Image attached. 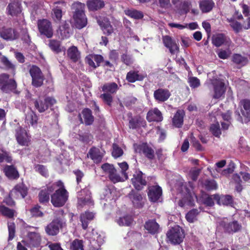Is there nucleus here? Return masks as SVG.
Segmentation results:
<instances>
[{
    "label": "nucleus",
    "instance_id": "nucleus-62",
    "mask_svg": "<svg viewBox=\"0 0 250 250\" xmlns=\"http://www.w3.org/2000/svg\"><path fill=\"white\" fill-rule=\"evenodd\" d=\"M205 188L208 190L216 189L217 188L216 182L214 180H207L205 183Z\"/></svg>",
    "mask_w": 250,
    "mask_h": 250
},
{
    "label": "nucleus",
    "instance_id": "nucleus-28",
    "mask_svg": "<svg viewBox=\"0 0 250 250\" xmlns=\"http://www.w3.org/2000/svg\"><path fill=\"white\" fill-rule=\"evenodd\" d=\"M98 22L104 34L108 35L113 32V28L107 19L104 18L102 21L99 20Z\"/></svg>",
    "mask_w": 250,
    "mask_h": 250
},
{
    "label": "nucleus",
    "instance_id": "nucleus-36",
    "mask_svg": "<svg viewBox=\"0 0 250 250\" xmlns=\"http://www.w3.org/2000/svg\"><path fill=\"white\" fill-rule=\"evenodd\" d=\"M145 76L138 73V71H130L126 75V80L130 83H134L136 81H142Z\"/></svg>",
    "mask_w": 250,
    "mask_h": 250
},
{
    "label": "nucleus",
    "instance_id": "nucleus-26",
    "mask_svg": "<svg viewBox=\"0 0 250 250\" xmlns=\"http://www.w3.org/2000/svg\"><path fill=\"white\" fill-rule=\"evenodd\" d=\"M136 151L143 153L149 159H152L154 156L153 150L146 144L138 146L136 148Z\"/></svg>",
    "mask_w": 250,
    "mask_h": 250
},
{
    "label": "nucleus",
    "instance_id": "nucleus-23",
    "mask_svg": "<svg viewBox=\"0 0 250 250\" xmlns=\"http://www.w3.org/2000/svg\"><path fill=\"white\" fill-rule=\"evenodd\" d=\"M103 154L99 148L92 147L89 150L87 156L90 158L94 163H99L101 162Z\"/></svg>",
    "mask_w": 250,
    "mask_h": 250
},
{
    "label": "nucleus",
    "instance_id": "nucleus-17",
    "mask_svg": "<svg viewBox=\"0 0 250 250\" xmlns=\"http://www.w3.org/2000/svg\"><path fill=\"white\" fill-rule=\"evenodd\" d=\"M18 36V33L11 28H2L0 31V37L5 40H14Z\"/></svg>",
    "mask_w": 250,
    "mask_h": 250
},
{
    "label": "nucleus",
    "instance_id": "nucleus-52",
    "mask_svg": "<svg viewBox=\"0 0 250 250\" xmlns=\"http://www.w3.org/2000/svg\"><path fill=\"white\" fill-rule=\"evenodd\" d=\"M218 57L222 59H227L231 55V52L229 48L227 49H220L216 51Z\"/></svg>",
    "mask_w": 250,
    "mask_h": 250
},
{
    "label": "nucleus",
    "instance_id": "nucleus-15",
    "mask_svg": "<svg viewBox=\"0 0 250 250\" xmlns=\"http://www.w3.org/2000/svg\"><path fill=\"white\" fill-rule=\"evenodd\" d=\"M183 188L186 190V196L183 198L182 200L179 201V205L181 207H184L185 206H192L194 204V199L197 197L194 193H192L189 189L186 188L185 186H182V189Z\"/></svg>",
    "mask_w": 250,
    "mask_h": 250
},
{
    "label": "nucleus",
    "instance_id": "nucleus-10",
    "mask_svg": "<svg viewBox=\"0 0 250 250\" xmlns=\"http://www.w3.org/2000/svg\"><path fill=\"white\" fill-rule=\"evenodd\" d=\"M41 237L39 232H29L27 237L22 242H25L26 245L30 248L38 247L40 245Z\"/></svg>",
    "mask_w": 250,
    "mask_h": 250
},
{
    "label": "nucleus",
    "instance_id": "nucleus-14",
    "mask_svg": "<svg viewBox=\"0 0 250 250\" xmlns=\"http://www.w3.org/2000/svg\"><path fill=\"white\" fill-rule=\"evenodd\" d=\"M64 224L63 220L57 219L54 220L45 228V231L47 234L50 235H56L59 231V229L63 226Z\"/></svg>",
    "mask_w": 250,
    "mask_h": 250
},
{
    "label": "nucleus",
    "instance_id": "nucleus-59",
    "mask_svg": "<svg viewBox=\"0 0 250 250\" xmlns=\"http://www.w3.org/2000/svg\"><path fill=\"white\" fill-rule=\"evenodd\" d=\"M120 169L121 173L122 176H125V179H128V175L126 172V171L128 169V164L125 162L119 163H118Z\"/></svg>",
    "mask_w": 250,
    "mask_h": 250
},
{
    "label": "nucleus",
    "instance_id": "nucleus-45",
    "mask_svg": "<svg viewBox=\"0 0 250 250\" xmlns=\"http://www.w3.org/2000/svg\"><path fill=\"white\" fill-rule=\"evenodd\" d=\"M38 121V117L36 114L33 111H29L25 118V121L28 124H30L32 125H35L37 124Z\"/></svg>",
    "mask_w": 250,
    "mask_h": 250
},
{
    "label": "nucleus",
    "instance_id": "nucleus-9",
    "mask_svg": "<svg viewBox=\"0 0 250 250\" xmlns=\"http://www.w3.org/2000/svg\"><path fill=\"white\" fill-rule=\"evenodd\" d=\"M38 29L41 34L50 38L53 35V29L50 21L47 20H39L38 22Z\"/></svg>",
    "mask_w": 250,
    "mask_h": 250
},
{
    "label": "nucleus",
    "instance_id": "nucleus-6",
    "mask_svg": "<svg viewBox=\"0 0 250 250\" xmlns=\"http://www.w3.org/2000/svg\"><path fill=\"white\" fill-rule=\"evenodd\" d=\"M16 87V82L9 79L8 75L4 73L0 75V88L3 92L8 93L15 90Z\"/></svg>",
    "mask_w": 250,
    "mask_h": 250
},
{
    "label": "nucleus",
    "instance_id": "nucleus-60",
    "mask_svg": "<svg viewBox=\"0 0 250 250\" xmlns=\"http://www.w3.org/2000/svg\"><path fill=\"white\" fill-rule=\"evenodd\" d=\"M8 228L9 231V238L8 240H11L13 239L15 236V225L13 222L8 223Z\"/></svg>",
    "mask_w": 250,
    "mask_h": 250
},
{
    "label": "nucleus",
    "instance_id": "nucleus-12",
    "mask_svg": "<svg viewBox=\"0 0 250 250\" xmlns=\"http://www.w3.org/2000/svg\"><path fill=\"white\" fill-rule=\"evenodd\" d=\"M16 138L18 144L21 146H28L30 144V137L26 131L21 127L17 129Z\"/></svg>",
    "mask_w": 250,
    "mask_h": 250
},
{
    "label": "nucleus",
    "instance_id": "nucleus-30",
    "mask_svg": "<svg viewBox=\"0 0 250 250\" xmlns=\"http://www.w3.org/2000/svg\"><path fill=\"white\" fill-rule=\"evenodd\" d=\"M145 125V121L140 117H135L131 118L129 121L130 128L136 129L141 126L144 127Z\"/></svg>",
    "mask_w": 250,
    "mask_h": 250
},
{
    "label": "nucleus",
    "instance_id": "nucleus-20",
    "mask_svg": "<svg viewBox=\"0 0 250 250\" xmlns=\"http://www.w3.org/2000/svg\"><path fill=\"white\" fill-rule=\"evenodd\" d=\"M163 41L165 46L169 49L171 54H175L179 50V47L174 41L168 36H165L163 38Z\"/></svg>",
    "mask_w": 250,
    "mask_h": 250
},
{
    "label": "nucleus",
    "instance_id": "nucleus-5",
    "mask_svg": "<svg viewBox=\"0 0 250 250\" xmlns=\"http://www.w3.org/2000/svg\"><path fill=\"white\" fill-rule=\"evenodd\" d=\"M167 238L172 244H180L184 238V232L182 228L176 226L171 229L167 233Z\"/></svg>",
    "mask_w": 250,
    "mask_h": 250
},
{
    "label": "nucleus",
    "instance_id": "nucleus-33",
    "mask_svg": "<svg viewBox=\"0 0 250 250\" xmlns=\"http://www.w3.org/2000/svg\"><path fill=\"white\" fill-rule=\"evenodd\" d=\"M94 217V214L93 212L88 211L85 212L81 215V221L82 222V227L84 229H86L89 221L92 220Z\"/></svg>",
    "mask_w": 250,
    "mask_h": 250
},
{
    "label": "nucleus",
    "instance_id": "nucleus-61",
    "mask_svg": "<svg viewBox=\"0 0 250 250\" xmlns=\"http://www.w3.org/2000/svg\"><path fill=\"white\" fill-rule=\"evenodd\" d=\"M228 21L230 23V25L233 28V29L236 32H238L242 29V26L237 21H235L232 19H228Z\"/></svg>",
    "mask_w": 250,
    "mask_h": 250
},
{
    "label": "nucleus",
    "instance_id": "nucleus-44",
    "mask_svg": "<svg viewBox=\"0 0 250 250\" xmlns=\"http://www.w3.org/2000/svg\"><path fill=\"white\" fill-rule=\"evenodd\" d=\"M62 8L59 6H54L52 9V18L55 21H60L62 17Z\"/></svg>",
    "mask_w": 250,
    "mask_h": 250
},
{
    "label": "nucleus",
    "instance_id": "nucleus-39",
    "mask_svg": "<svg viewBox=\"0 0 250 250\" xmlns=\"http://www.w3.org/2000/svg\"><path fill=\"white\" fill-rule=\"evenodd\" d=\"M184 116V111L182 110H178L177 111L173 118V124L175 126L180 127L182 126L183 123Z\"/></svg>",
    "mask_w": 250,
    "mask_h": 250
},
{
    "label": "nucleus",
    "instance_id": "nucleus-32",
    "mask_svg": "<svg viewBox=\"0 0 250 250\" xmlns=\"http://www.w3.org/2000/svg\"><path fill=\"white\" fill-rule=\"evenodd\" d=\"M7 13L11 16H15L21 12L20 2L10 3L7 8Z\"/></svg>",
    "mask_w": 250,
    "mask_h": 250
},
{
    "label": "nucleus",
    "instance_id": "nucleus-41",
    "mask_svg": "<svg viewBox=\"0 0 250 250\" xmlns=\"http://www.w3.org/2000/svg\"><path fill=\"white\" fill-rule=\"evenodd\" d=\"M58 33L62 39L68 38L70 35L69 24L66 22L60 26Z\"/></svg>",
    "mask_w": 250,
    "mask_h": 250
},
{
    "label": "nucleus",
    "instance_id": "nucleus-16",
    "mask_svg": "<svg viewBox=\"0 0 250 250\" xmlns=\"http://www.w3.org/2000/svg\"><path fill=\"white\" fill-rule=\"evenodd\" d=\"M27 188L23 184L17 185L10 192V195L15 198H23L27 195Z\"/></svg>",
    "mask_w": 250,
    "mask_h": 250
},
{
    "label": "nucleus",
    "instance_id": "nucleus-58",
    "mask_svg": "<svg viewBox=\"0 0 250 250\" xmlns=\"http://www.w3.org/2000/svg\"><path fill=\"white\" fill-rule=\"evenodd\" d=\"M49 46L50 48L56 52H59L61 51V48L60 46V43L59 42L55 41V40H50Z\"/></svg>",
    "mask_w": 250,
    "mask_h": 250
},
{
    "label": "nucleus",
    "instance_id": "nucleus-34",
    "mask_svg": "<svg viewBox=\"0 0 250 250\" xmlns=\"http://www.w3.org/2000/svg\"><path fill=\"white\" fill-rule=\"evenodd\" d=\"M91 193L88 191H86V195L84 197H81L78 200V206L79 207H84L85 206H91L93 205V201L91 199Z\"/></svg>",
    "mask_w": 250,
    "mask_h": 250
},
{
    "label": "nucleus",
    "instance_id": "nucleus-18",
    "mask_svg": "<svg viewBox=\"0 0 250 250\" xmlns=\"http://www.w3.org/2000/svg\"><path fill=\"white\" fill-rule=\"evenodd\" d=\"M212 43L216 47H219L223 44L229 46L231 41L230 39L223 34H218L212 38Z\"/></svg>",
    "mask_w": 250,
    "mask_h": 250
},
{
    "label": "nucleus",
    "instance_id": "nucleus-31",
    "mask_svg": "<svg viewBox=\"0 0 250 250\" xmlns=\"http://www.w3.org/2000/svg\"><path fill=\"white\" fill-rule=\"evenodd\" d=\"M82 116L84 120L83 122V118L81 115H80V120L82 123H84L86 125H90L93 123L94 118L92 115L91 110L89 109L86 108L83 110Z\"/></svg>",
    "mask_w": 250,
    "mask_h": 250
},
{
    "label": "nucleus",
    "instance_id": "nucleus-8",
    "mask_svg": "<svg viewBox=\"0 0 250 250\" xmlns=\"http://www.w3.org/2000/svg\"><path fill=\"white\" fill-rule=\"evenodd\" d=\"M56 103V100L51 97L42 98L39 97L38 100L35 102V106L40 112H42L46 110L49 105H53Z\"/></svg>",
    "mask_w": 250,
    "mask_h": 250
},
{
    "label": "nucleus",
    "instance_id": "nucleus-21",
    "mask_svg": "<svg viewBox=\"0 0 250 250\" xmlns=\"http://www.w3.org/2000/svg\"><path fill=\"white\" fill-rule=\"evenodd\" d=\"M161 188L157 186L150 187L149 188L148 196L152 202H156L162 195Z\"/></svg>",
    "mask_w": 250,
    "mask_h": 250
},
{
    "label": "nucleus",
    "instance_id": "nucleus-13",
    "mask_svg": "<svg viewBox=\"0 0 250 250\" xmlns=\"http://www.w3.org/2000/svg\"><path fill=\"white\" fill-rule=\"evenodd\" d=\"M131 181L134 187L137 190L141 189L146 184L144 174L140 171L135 172Z\"/></svg>",
    "mask_w": 250,
    "mask_h": 250
},
{
    "label": "nucleus",
    "instance_id": "nucleus-37",
    "mask_svg": "<svg viewBox=\"0 0 250 250\" xmlns=\"http://www.w3.org/2000/svg\"><path fill=\"white\" fill-rule=\"evenodd\" d=\"M159 225L155 220H149L145 225V228L150 233H156L159 230Z\"/></svg>",
    "mask_w": 250,
    "mask_h": 250
},
{
    "label": "nucleus",
    "instance_id": "nucleus-2",
    "mask_svg": "<svg viewBox=\"0 0 250 250\" xmlns=\"http://www.w3.org/2000/svg\"><path fill=\"white\" fill-rule=\"evenodd\" d=\"M211 73L208 74V79L206 82V84L209 88H213V94L212 97L214 99H220L224 96L226 92L225 83L220 79L210 78Z\"/></svg>",
    "mask_w": 250,
    "mask_h": 250
},
{
    "label": "nucleus",
    "instance_id": "nucleus-25",
    "mask_svg": "<svg viewBox=\"0 0 250 250\" xmlns=\"http://www.w3.org/2000/svg\"><path fill=\"white\" fill-rule=\"evenodd\" d=\"M146 119L149 122H160L163 120L161 112L157 108H154L148 111Z\"/></svg>",
    "mask_w": 250,
    "mask_h": 250
},
{
    "label": "nucleus",
    "instance_id": "nucleus-50",
    "mask_svg": "<svg viewBox=\"0 0 250 250\" xmlns=\"http://www.w3.org/2000/svg\"><path fill=\"white\" fill-rule=\"evenodd\" d=\"M0 212L3 215L10 218L13 217L15 213V210L4 207L3 205L0 206Z\"/></svg>",
    "mask_w": 250,
    "mask_h": 250
},
{
    "label": "nucleus",
    "instance_id": "nucleus-38",
    "mask_svg": "<svg viewBox=\"0 0 250 250\" xmlns=\"http://www.w3.org/2000/svg\"><path fill=\"white\" fill-rule=\"evenodd\" d=\"M55 186V184H52L47 187V191L42 190L40 192L39 196L40 202L44 203L49 200V194L55 189V188H53V187Z\"/></svg>",
    "mask_w": 250,
    "mask_h": 250
},
{
    "label": "nucleus",
    "instance_id": "nucleus-63",
    "mask_svg": "<svg viewBox=\"0 0 250 250\" xmlns=\"http://www.w3.org/2000/svg\"><path fill=\"white\" fill-rule=\"evenodd\" d=\"M210 130L212 134L216 137H219L221 134V131L218 123L212 125L210 127Z\"/></svg>",
    "mask_w": 250,
    "mask_h": 250
},
{
    "label": "nucleus",
    "instance_id": "nucleus-54",
    "mask_svg": "<svg viewBox=\"0 0 250 250\" xmlns=\"http://www.w3.org/2000/svg\"><path fill=\"white\" fill-rule=\"evenodd\" d=\"M71 250H83V243L81 240L75 239L71 243Z\"/></svg>",
    "mask_w": 250,
    "mask_h": 250
},
{
    "label": "nucleus",
    "instance_id": "nucleus-24",
    "mask_svg": "<svg viewBox=\"0 0 250 250\" xmlns=\"http://www.w3.org/2000/svg\"><path fill=\"white\" fill-rule=\"evenodd\" d=\"M85 59L90 66L95 68L99 66L100 63L103 60V58L100 55L90 54L87 56Z\"/></svg>",
    "mask_w": 250,
    "mask_h": 250
},
{
    "label": "nucleus",
    "instance_id": "nucleus-19",
    "mask_svg": "<svg viewBox=\"0 0 250 250\" xmlns=\"http://www.w3.org/2000/svg\"><path fill=\"white\" fill-rule=\"evenodd\" d=\"M228 220L225 219L221 223V225L224 227L225 231L228 232H235L239 230L241 228V226L238 224L237 222L233 221L231 223H228Z\"/></svg>",
    "mask_w": 250,
    "mask_h": 250
},
{
    "label": "nucleus",
    "instance_id": "nucleus-27",
    "mask_svg": "<svg viewBox=\"0 0 250 250\" xmlns=\"http://www.w3.org/2000/svg\"><path fill=\"white\" fill-rule=\"evenodd\" d=\"M129 197L134 207L138 208L143 207L144 202L143 201V197L140 194L132 191L129 194Z\"/></svg>",
    "mask_w": 250,
    "mask_h": 250
},
{
    "label": "nucleus",
    "instance_id": "nucleus-7",
    "mask_svg": "<svg viewBox=\"0 0 250 250\" xmlns=\"http://www.w3.org/2000/svg\"><path fill=\"white\" fill-rule=\"evenodd\" d=\"M117 89L118 85L114 83L104 84L102 90L104 93L101 95V98L108 105H110L112 102V96L111 94L115 93Z\"/></svg>",
    "mask_w": 250,
    "mask_h": 250
},
{
    "label": "nucleus",
    "instance_id": "nucleus-53",
    "mask_svg": "<svg viewBox=\"0 0 250 250\" xmlns=\"http://www.w3.org/2000/svg\"><path fill=\"white\" fill-rule=\"evenodd\" d=\"M198 214L197 209H194L189 211L186 215L187 221L190 223H193L196 220L197 215Z\"/></svg>",
    "mask_w": 250,
    "mask_h": 250
},
{
    "label": "nucleus",
    "instance_id": "nucleus-4",
    "mask_svg": "<svg viewBox=\"0 0 250 250\" xmlns=\"http://www.w3.org/2000/svg\"><path fill=\"white\" fill-rule=\"evenodd\" d=\"M239 109L235 111L237 120L242 123L250 121V100H242L239 104Z\"/></svg>",
    "mask_w": 250,
    "mask_h": 250
},
{
    "label": "nucleus",
    "instance_id": "nucleus-49",
    "mask_svg": "<svg viewBox=\"0 0 250 250\" xmlns=\"http://www.w3.org/2000/svg\"><path fill=\"white\" fill-rule=\"evenodd\" d=\"M232 61L237 64L243 66L247 64L248 60L246 58L241 56V55L236 54L232 57Z\"/></svg>",
    "mask_w": 250,
    "mask_h": 250
},
{
    "label": "nucleus",
    "instance_id": "nucleus-64",
    "mask_svg": "<svg viewBox=\"0 0 250 250\" xmlns=\"http://www.w3.org/2000/svg\"><path fill=\"white\" fill-rule=\"evenodd\" d=\"M188 83L190 87L196 88L200 84V80L196 77H191L188 78Z\"/></svg>",
    "mask_w": 250,
    "mask_h": 250
},
{
    "label": "nucleus",
    "instance_id": "nucleus-40",
    "mask_svg": "<svg viewBox=\"0 0 250 250\" xmlns=\"http://www.w3.org/2000/svg\"><path fill=\"white\" fill-rule=\"evenodd\" d=\"M213 197L219 205H229L232 203V198L229 195L222 196L220 197L219 195L214 194Z\"/></svg>",
    "mask_w": 250,
    "mask_h": 250
},
{
    "label": "nucleus",
    "instance_id": "nucleus-56",
    "mask_svg": "<svg viewBox=\"0 0 250 250\" xmlns=\"http://www.w3.org/2000/svg\"><path fill=\"white\" fill-rule=\"evenodd\" d=\"M214 199L213 195L212 196L205 195L202 197L203 203L208 207H212L214 205Z\"/></svg>",
    "mask_w": 250,
    "mask_h": 250
},
{
    "label": "nucleus",
    "instance_id": "nucleus-22",
    "mask_svg": "<svg viewBox=\"0 0 250 250\" xmlns=\"http://www.w3.org/2000/svg\"><path fill=\"white\" fill-rule=\"evenodd\" d=\"M170 95V93L168 90L162 88L158 89L154 92L155 99L159 102L167 101Z\"/></svg>",
    "mask_w": 250,
    "mask_h": 250
},
{
    "label": "nucleus",
    "instance_id": "nucleus-47",
    "mask_svg": "<svg viewBox=\"0 0 250 250\" xmlns=\"http://www.w3.org/2000/svg\"><path fill=\"white\" fill-rule=\"evenodd\" d=\"M120 226H129L133 222V219L131 216L126 215L120 218L117 221Z\"/></svg>",
    "mask_w": 250,
    "mask_h": 250
},
{
    "label": "nucleus",
    "instance_id": "nucleus-11",
    "mask_svg": "<svg viewBox=\"0 0 250 250\" xmlns=\"http://www.w3.org/2000/svg\"><path fill=\"white\" fill-rule=\"evenodd\" d=\"M32 78V84L36 87L40 86L43 83V76L40 69L36 66H33L30 69Z\"/></svg>",
    "mask_w": 250,
    "mask_h": 250
},
{
    "label": "nucleus",
    "instance_id": "nucleus-1",
    "mask_svg": "<svg viewBox=\"0 0 250 250\" xmlns=\"http://www.w3.org/2000/svg\"><path fill=\"white\" fill-rule=\"evenodd\" d=\"M85 4L80 2H75L72 5L74 10L73 21L75 26L81 29L85 26L87 23V18L84 13Z\"/></svg>",
    "mask_w": 250,
    "mask_h": 250
},
{
    "label": "nucleus",
    "instance_id": "nucleus-55",
    "mask_svg": "<svg viewBox=\"0 0 250 250\" xmlns=\"http://www.w3.org/2000/svg\"><path fill=\"white\" fill-rule=\"evenodd\" d=\"M4 161L7 162H10L12 161L11 157L10 156L8 152L0 148V162Z\"/></svg>",
    "mask_w": 250,
    "mask_h": 250
},
{
    "label": "nucleus",
    "instance_id": "nucleus-48",
    "mask_svg": "<svg viewBox=\"0 0 250 250\" xmlns=\"http://www.w3.org/2000/svg\"><path fill=\"white\" fill-rule=\"evenodd\" d=\"M125 13L126 15L136 19H141L143 17V14L141 12L134 9L125 10Z\"/></svg>",
    "mask_w": 250,
    "mask_h": 250
},
{
    "label": "nucleus",
    "instance_id": "nucleus-29",
    "mask_svg": "<svg viewBox=\"0 0 250 250\" xmlns=\"http://www.w3.org/2000/svg\"><path fill=\"white\" fill-rule=\"evenodd\" d=\"M215 6V3L212 0H202L200 1L199 7L203 13L210 12Z\"/></svg>",
    "mask_w": 250,
    "mask_h": 250
},
{
    "label": "nucleus",
    "instance_id": "nucleus-3",
    "mask_svg": "<svg viewBox=\"0 0 250 250\" xmlns=\"http://www.w3.org/2000/svg\"><path fill=\"white\" fill-rule=\"evenodd\" d=\"M55 185L54 188L57 186L59 188L57 189L55 193L51 196V203L56 207H62L64 205L67 200L68 195L66 190L63 188V183L61 181H58Z\"/></svg>",
    "mask_w": 250,
    "mask_h": 250
},
{
    "label": "nucleus",
    "instance_id": "nucleus-51",
    "mask_svg": "<svg viewBox=\"0 0 250 250\" xmlns=\"http://www.w3.org/2000/svg\"><path fill=\"white\" fill-rule=\"evenodd\" d=\"M110 180L113 182L114 183H116L119 182H123L127 179H125V176H120L116 173V170L114 171L111 174H110L109 176Z\"/></svg>",
    "mask_w": 250,
    "mask_h": 250
},
{
    "label": "nucleus",
    "instance_id": "nucleus-42",
    "mask_svg": "<svg viewBox=\"0 0 250 250\" xmlns=\"http://www.w3.org/2000/svg\"><path fill=\"white\" fill-rule=\"evenodd\" d=\"M67 54L68 57L74 62L78 61L80 58V53L75 46H73L68 49Z\"/></svg>",
    "mask_w": 250,
    "mask_h": 250
},
{
    "label": "nucleus",
    "instance_id": "nucleus-57",
    "mask_svg": "<svg viewBox=\"0 0 250 250\" xmlns=\"http://www.w3.org/2000/svg\"><path fill=\"white\" fill-rule=\"evenodd\" d=\"M123 154V151L121 148L119 147V146L114 144L113 145V150L112 152V156L115 158H117L121 156Z\"/></svg>",
    "mask_w": 250,
    "mask_h": 250
},
{
    "label": "nucleus",
    "instance_id": "nucleus-46",
    "mask_svg": "<svg viewBox=\"0 0 250 250\" xmlns=\"http://www.w3.org/2000/svg\"><path fill=\"white\" fill-rule=\"evenodd\" d=\"M191 6L192 4L190 0H185L181 4L178 8L179 13L181 15L187 14L189 11Z\"/></svg>",
    "mask_w": 250,
    "mask_h": 250
},
{
    "label": "nucleus",
    "instance_id": "nucleus-35",
    "mask_svg": "<svg viewBox=\"0 0 250 250\" xmlns=\"http://www.w3.org/2000/svg\"><path fill=\"white\" fill-rule=\"evenodd\" d=\"M87 5L89 10L95 11L103 8L104 3L102 0H90L87 2Z\"/></svg>",
    "mask_w": 250,
    "mask_h": 250
},
{
    "label": "nucleus",
    "instance_id": "nucleus-43",
    "mask_svg": "<svg viewBox=\"0 0 250 250\" xmlns=\"http://www.w3.org/2000/svg\"><path fill=\"white\" fill-rule=\"evenodd\" d=\"M4 172L10 179H16L19 177L17 170L13 166H6L4 168Z\"/></svg>",
    "mask_w": 250,
    "mask_h": 250
}]
</instances>
